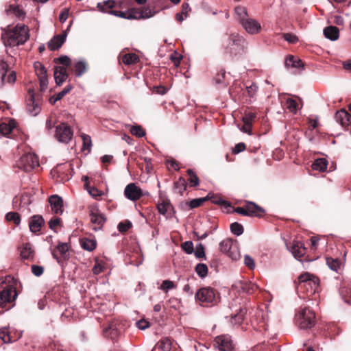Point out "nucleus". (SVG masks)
<instances>
[{"mask_svg":"<svg viewBox=\"0 0 351 351\" xmlns=\"http://www.w3.org/2000/svg\"><path fill=\"white\" fill-rule=\"evenodd\" d=\"M247 46L248 43L243 36L234 33L228 37L226 51L232 56H241L247 53Z\"/></svg>","mask_w":351,"mask_h":351,"instance_id":"nucleus-4","label":"nucleus"},{"mask_svg":"<svg viewBox=\"0 0 351 351\" xmlns=\"http://www.w3.org/2000/svg\"><path fill=\"white\" fill-rule=\"evenodd\" d=\"M246 148V145L244 143H239L232 148V153L234 154H239L243 152Z\"/></svg>","mask_w":351,"mask_h":351,"instance_id":"nucleus-60","label":"nucleus"},{"mask_svg":"<svg viewBox=\"0 0 351 351\" xmlns=\"http://www.w3.org/2000/svg\"><path fill=\"white\" fill-rule=\"evenodd\" d=\"M136 325L138 329L145 330L149 327V322L143 319L137 321Z\"/></svg>","mask_w":351,"mask_h":351,"instance_id":"nucleus-61","label":"nucleus"},{"mask_svg":"<svg viewBox=\"0 0 351 351\" xmlns=\"http://www.w3.org/2000/svg\"><path fill=\"white\" fill-rule=\"evenodd\" d=\"M17 166L25 171H31L39 166L38 158L33 153H25L19 158Z\"/></svg>","mask_w":351,"mask_h":351,"instance_id":"nucleus-9","label":"nucleus"},{"mask_svg":"<svg viewBox=\"0 0 351 351\" xmlns=\"http://www.w3.org/2000/svg\"><path fill=\"white\" fill-rule=\"evenodd\" d=\"M71 127L65 123H62L56 127L55 136L61 143H68L73 136Z\"/></svg>","mask_w":351,"mask_h":351,"instance_id":"nucleus-11","label":"nucleus"},{"mask_svg":"<svg viewBox=\"0 0 351 351\" xmlns=\"http://www.w3.org/2000/svg\"><path fill=\"white\" fill-rule=\"evenodd\" d=\"M257 285L252 282L245 283L242 286L243 291L247 294H252L257 289Z\"/></svg>","mask_w":351,"mask_h":351,"instance_id":"nucleus-48","label":"nucleus"},{"mask_svg":"<svg viewBox=\"0 0 351 351\" xmlns=\"http://www.w3.org/2000/svg\"><path fill=\"white\" fill-rule=\"evenodd\" d=\"M167 165L170 166L173 170L178 171L180 169V166L178 162L175 160H167Z\"/></svg>","mask_w":351,"mask_h":351,"instance_id":"nucleus-64","label":"nucleus"},{"mask_svg":"<svg viewBox=\"0 0 351 351\" xmlns=\"http://www.w3.org/2000/svg\"><path fill=\"white\" fill-rule=\"evenodd\" d=\"M157 209L158 213L167 217L171 216V210L173 209L170 201L169 199H163L161 202L157 204Z\"/></svg>","mask_w":351,"mask_h":351,"instance_id":"nucleus-22","label":"nucleus"},{"mask_svg":"<svg viewBox=\"0 0 351 351\" xmlns=\"http://www.w3.org/2000/svg\"><path fill=\"white\" fill-rule=\"evenodd\" d=\"M324 36L332 41L338 39L339 36V31L338 27L335 26H328L324 29Z\"/></svg>","mask_w":351,"mask_h":351,"instance_id":"nucleus-29","label":"nucleus"},{"mask_svg":"<svg viewBox=\"0 0 351 351\" xmlns=\"http://www.w3.org/2000/svg\"><path fill=\"white\" fill-rule=\"evenodd\" d=\"M5 219L8 221H12L18 226L21 223V217L19 213L15 212H9L5 215Z\"/></svg>","mask_w":351,"mask_h":351,"instance_id":"nucleus-40","label":"nucleus"},{"mask_svg":"<svg viewBox=\"0 0 351 351\" xmlns=\"http://www.w3.org/2000/svg\"><path fill=\"white\" fill-rule=\"evenodd\" d=\"M116 6V3L114 0H106L97 3V8L98 10L104 13L110 14V12L113 11L112 9Z\"/></svg>","mask_w":351,"mask_h":351,"instance_id":"nucleus-28","label":"nucleus"},{"mask_svg":"<svg viewBox=\"0 0 351 351\" xmlns=\"http://www.w3.org/2000/svg\"><path fill=\"white\" fill-rule=\"evenodd\" d=\"M29 38V27L23 23H17L11 30L2 36L5 45L10 47L25 44Z\"/></svg>","mask_w":351,"mask_h":351,"instance_id":"nucleus-1","label":"nucleus"},{"mask_svg":"<svg viewBox=\"0 0 351 351\" xmlns=\"http://www.w3.org/2000/svg\"><path fill=\"white\" fill-rule=\"evenodd\" d=\"M285 64L286 67H291V68H296V69H302L304 68V64L302 62V61L293 56V55H288L285 61Z\"/></svg>","mask_w":351,"mask_h":351,"instance_id":"nucleus-23","label":"nucleus"},{"mask_svg":"<svg viewBox=\"0 0 351 351\" xmlns=\"http://www.w3.org/2000/svg\"><path fill=\"white\" fill-rule=\"evenodd\" d=\"M209 195H208L206 197L202 198H196L191 200L189 202L190 208H195L200 206L208 198Z\"/></svg>","mask_w":351,"mask_h":351,"instance_id":"nucleus-46","label":"nucleus"},{"mask_svg":"<svg viewBox=\"0 0 351 351\" xmlns=\"http://www.w3.org/2000/svg\"><path fill=\"white\" fill-rule=\"evenodd\" d=\"M45 221L41 215H33L29 221V230L32 233L36 234L40 231Z\"/></svg>","mask_w":351,"mask_h":351,"instance_id":"nucleus-17","label":"nucleus"},{"mask_svg":"<svg viewBox=\"0 0 351 351\" xmlns=\"http://www.w3.org/2000/svg\"><path fill=\"white\" fill-rule=\"evenodd\" d=\"M104 332L106 336L110 337L111 339H113L118 334V330L113 327V326H110L109 327L104 329Z\"/></svg>","mask_w":351,"mask_h":351,"instance_id":"nucleus-55","label":"nucleus"},{"mask_svg":"<svg viewBox=\"0 0 351 351\" xmlns=\"http://www.w3.org/2000/svg\"><path fill=\"white\" fill-rule=\"evenodd\" d=\"M186 172L189 176L188 182L189 183L190 186H197L199 184V180L197 174L191 169H189Z\"/></svg>","mask_w":351,"mask_h":351,"instance_id":"nucleus-36","label":"nucleus"},{"mask_svg":"<svg viewBox=\"0 0 351 351\" xmlns=\"http://www.w3.org/2000/svg\"><path fill=\"white\" fill-rule=\"evenodd\" d=\"M110 14L126 19H136L135 16L128 12L114 10L110 12Z\"/></svg>","mask_w":351,"mask_h":351,"instance_id":"nucleus-45","label":"nucleus"},{"mask_svg":"<svg viewBox=\"0 0 351 351\" xmlns=\"http://www.w3.org/2000/svg\"><path fill=\"white\" fill-rule=\"evenodd\" d=\"M171 341L169 338L165 337L160 339L156 346L153 348L152 351H171Z\"/></svg>","mask_w":351,"mask_h":351,"instance_id":"nucleus-25","label":"nucleus"},{"mask_svg":"<svg viewBox=\"0 0 351 351\" xmlns=\"http://www.w3.org/2000/svg\"><path fill=\"white\" fill-rule=\"evenodd\" d=\"M337 122L339 123L342 127L348 130L351 125V114L346 110L337 111L335 116Z\"/></svg>","mask_w":351,"mask_h":351,"instance_id":"nucleus-16","label":"nucleus"},{"mask_svg":"<svg viewBox=\"0 0 351 351\" xmlns=\"http://www.w3.org/2000/svg\"><path fill=\"white\" fill-rule=\"evenodd\" d=\"M8 70V63L0 60V88H3L6 84L13 86L16 80V73L12 71L6 76Z\"/></svg>","mask_w":351,"mask_h":351,"instance_id":"nucleus-10","label":"nucleus"},{"mask_svg":"<svg viewBox=\"0 0 351 351\" xmlns=\"http://www.w3.org/2000/svg\"><path fill=\"white\" fill-rule=\"evenodd\" d=\"M215 344L219 351H233L234 349L231 337L228 335L217 337L215 339Z\"/></svg>","mask_w":351,"mask_h":351,"instance_id":"nucleus-15","label":"nucleus"},{"mask_svg":"<svg viewBox=\"0 0 351 351\" xmlns=\"http://www.w3.org/2000/svg\"><path fill=\"white\" fill-rule=\"evenodd\" d=\"M72 88H73L72 85L66 86L62 90H61L56 95L58 96V99H61L64 96H65L67 93H69L71 90Z\"/></svg>","mask_w":351,"mask_h":351,"instance_id":"nucleus-62","label":"nucleus"},{"mask_svg":"<svg viewBox=\"0 0 351 351\" xmlns=\"http://www.w3.org/2000/svg\"><path fill=\"white\" fill-rule=\"evenodd\" d=\"M56 250L61 256H58L56 250H53L51 252L53 258L57 261L59 265L64 267L69 259V255L67 254L69 250L68 244L66 243L60 242L56 247Z\"/></svg>","mask_w":351,"mask_h":351,"instance_id":"nucleus-13","label":"nucleus"},{"mask_svg":"<svg viewBox=\"0 0 351 351\" xmlns=\"http://www.w3.org/2000/svg\"><path fill=\"white\" fill-rule=\"evenodd\" d=\"M124 195L127 199L131 201H136L141 197L148 195V193H143L135 183H130L125 188Z\"/></svg>","mask_w":351,"mask_h":351,"instance_id":"nucleus-12","label":"nucleus"},{"mask_svg":"<svg viewBox=\"0 0 351 351\" xmlns=\"http://www.w3.org/2000/svg\"><path fill=\"white\" fill-rule=\"evenodd\" d=\"M175 285L174 282L169 280H165L162 281V285L160 287V289L165 291V293L168 292L170 289H174Z\"/></svg>","mask_w":351,"mask_h":351,"instance_id":"nucleus-49","label":"nucleus"},{"mask_svg":"<svg viewBox=\"0 0 351 351\" xmlns=\"http://www.w3.org/2000/svg\"><path fill=\"white\" fill-rule=\"evenodd\" d=\"M193 252L196 258H200L205 256L204 247L202 243L197 245L195 250Z\"/></svg>","mask_w":351,"mask_h":351,"instance_id":"nucleus-57","label":"nucleus"},{"mask_svg":"<svg viewBox=\"0 0 351 351\" xmlns=\"http://www.w3.org/2000/svg\"><path fill=\"white\" fill-rule=\"evenodd\" d=\"M328 166V161L325 158H317L316 159L313 165L312 168L313 170L324 172L326 170Z\"/></svg>","mask_w":351,"mask_h":351,"instance_id":"nucleus-32","label":"nucleus"},{"mask_svg":"<svg viewBox=\"0 0 351 351\" xmlns=\"http://www.w3.org/2000/svg\"><path fill=\"white\" fill-rule=\"evenodd\" d=\"M256 112H254L252 111L245 112V114L243 117V122L247 123L252 125V123L254 121V119H256Z\"/></svg>","mask_w":351,"mask_h":351,"instance_id":"nucleus-47","label":"nucleus"},{"mask_svg":"<svg viewBox=\"0 0 351 351\" xmlns=\"http://www.w3.org/2000/svg\"><path fill=\"white\" fill-rule=\"evenodd\" d=\"M295 322L300 329L311 328L316 323L315 313L308 307L301 308L295 313Z\"/></svg>","mask_w":351,"mask_h":351,"instance_id":"nucleus-5","label":"nucleus"},{"mask_svg":"<svg viewBox=\"0 0 351 351\" xmlns=\"http://www.w3.org/2000/svg\"><path fill=\"white\" fill-rule=\"evenodd\" d=\"M66 37V33L61 35H56L54 36L49 42H48V48L51 51H56L60 49L62 45L65 42Z\"/></svg>","mask_w":351,"mask_h":351,"instance_id":"nucleus-21","label":"nucleus"},{"mask_svg":"<svg viewBox=\"0 0 351 351\" xmlns=\"http://www.w3.org/2000/svg\"><path fill=\"white\" fill-rule=\"evenodd\" d=\"M88 64L85 61H78L74 64V72L76 77H81L86 72Z\"/></svg>","mask_w":351,"mask_h":351,"instance_id":"nucleus-33","label":"nucleus"},{"mask_svg":"<svg viewBox=\"0 0 351 351\" xmlns=\"http://www.w3.org/2000/svg\"><path fill=\"white\" fill-rule=\"evenodd\" d=\"M182 250L188 254H191L194 252L193 243L191 241H187L182 244Z\"/></svg>","mask_w":351,"mask_h":351,"instance_id":"nucleus-54","label":"nucleus"},{"mask_svg":"<svg viewBox=\"0 0 351 351\" xmlns=\"http://www.w3.org/2000/svg\"><path fill=\"white\" fill-rule=\"evenodd\" d=\"M291 252L295 258H301L305 254L306 248L302 242L293 241L291 247Z\"/></svg>","mask_w":351,"mask_h":351,"instance_id":"nucleus-26","label":"nucleus"},{"mask_svg":"<svg viewBox=\"0 0 351 351\" xmlns=\"http://www.w3.org/2000/svg\"><path fill=\"white\" fill-rule=\"evenodd\" d=\"M247 313V309L245 308L241 307L236 314H234L231 317V323L235 325H239L242 324L244 318Z\"/></svg>","mask_w":351,"mask_h":351,"instance_id":"nucleus-30","label":"nucleus"},{"mask_svg":"<svg viewBox=\"0 0 351 351\" xmlns=\"http://www.w3.org/2000/svg\"><path fill=\"white\" fill-rule=\"evenodd\" d=\"M258 86L256 84L252 83L250 86H246V91L250 97L252 98L256 95Z\"/></svg>","mask_w":351,"mask_h":351,"instance_id":"nucleus-58","label":"nucleus"},{"mask_svg":"<svg viewBox=\"0 0 351 351\" xmlns=\"http://www.w3.org/2000/svg\"><path fill=\"white\" fill-rule=\"evenodd\" d=\"M197 274L202 278H205L208 274V267L204 263H198L195 268Z\"/></svg>","mask_w":351,"mask_h":351,"instance_id":"nucleus-38","label":"nucleus"},{"mask_svg":"<svg viewBox=\"0 0 351 351\" xmlns=\"http://www.w3.org/2000/svg\"><path fill=\"white\" fill-rule=\"evenodd\" d=\"M232 240L231 239H226L221 241L219 243L220 251L223 253L228 254L232 249Z\"/></svg>","mask_w":351,"mask_h":351,"instance_id":"nucleus-35","label":"nucleus"},{"mask_svg":"<svg viewBox=\"0 0 351 351\" xmlns=\"http://www.w3.org/2000/svg\"><path fill=\"white\" fill-rule=\"evenodd\" d=\"M244 264L250 269H254L256 267L254 259L248 254L244 256Z\"/></svg>","mask_w":351,"mask_h":351,"instance_id":"nucleus-53","label":"nucleus"},{"mask_svg":"<svg viewBox=\"0 0 351 351\" xmlns=\"http://www.w3.org/2000/svg\"><path fill=\"white\" fill-rule=\"evenodd\" d=\"M35 69L38 79H41L43 77H47V69L41 63L36 62L35 64Z\"/></svg>","mask_w":351,"mask_h":351,"instance_id":"nucleus-42","label":"nucleus"},{"mask_svg":"<svg viewBox=\"0 0 351 351\" xmlns=\"http://www.w3.org/2000/svg\"><path fill=\"white\" fill-rule=\"evenodd\" d=\"M298 280L296 291L299 297L303 299L313 295L319 287L318 278L309 273L300 275Z\"/></svg>","mask_w":351,"mask_h":351,"instance_id":"nucleus-2","label":"nucleus"},{"mask_svg":"<svg viewBox=\"0 0 351 351\" xmlns=\"http://www.w3.org/2000/svg\"><path fill=\"white\" fill-rule=\"evenodd\" d=\"M285 40L287 41L289 43L294 44L298 41V38L295 34L291 33H285L282 36Z\"/></svg>","mask_w":351,"mask_h":351,"instance_id":"nucleus-56","label":"nucleus"},{"mask_svg":"<svg viewBox=\"0 0 351 351\" xmlns=\"http://www.w3.org/2000/svg\"><path fill=\"white\" fill-rule=\"evenodd\" d=\"M26 110L33 117L37 116L41 111L42 99L40 95H36L33 89L29 88L25 99Z\"/></svg>","mask_w":351,"mask_h":351,"instance_id":"nucleus-7","label":"nucleus"},{"mask_svg":"<svg viewBox=\"0 0 351 351\" xmlns=\"http://www.w3.org/2000/svg\"><path fill=\"white\" fill-rule=\"evenodd\" d=\"M326 265L331 270L339 272L341 267L342 263L338 258L326 257Z\"/></svg>","mask_w":351,"mask_h":351,"instance_id":"nucleus-31","label":"nucleus"},{"mask_svg":"<svg viewBox=\"0 0 351 351\" xmlns=\"http://www.w3.org/2000/svg\"><path fill=\"white\" fill-rule=\"evenodd\" d=\"M54 62L62 64L65 68L71 64V60L67 56H61L58 58L54 59Z\"/></svg>","mask_w":351,"mask_h":351,"instance_id":"nucleus-50","label":"nucleus"},{"mask_svg":"<svg viewBox=\"0 0 351 351\" xmlns=\"http://www.w3.org/2000/svg\"><path fill=\"white\" fill-rule=\"evenodd\" d=\"M217 292L214 288L202 287L195 293V299L203 306H212L217 302Z\"/></svg>","mask_w":351,"mask_h":351,"instance_id":"nucleus-6","label":"nucleus"},{"mask_svg":"<svg viewBox=\"0 0 351 351\" xmlns=\"http://www.w3.org/2000/svg\"><path fill=\"white\" fill-rule=\"evenodd\" d=\"M89 215L90 221L94 225L93 229L95 230L101 229L106 220L104 215L97 208L93 207L90 209Z\"/></svg>","mask_w":351,"mask_h":351,"instance_id":"nucleus-14","label":"nucleus"},{"mask_svg":"<svg viewBox=\"0 0 351 351\" xmlns=\"http://www.w3.org/2000/svg\"><path fill=\"white\" fill-rule=\"evenodd\" d=\"M130 132L132 135L137 137H143L146 134L145 130L140 125L133 126Z\"/></svg>","mask_w":351,"mask_h":351,"instance_id":"nucleus-51","label":"nucleus"},{"mask_svg":"<svg viewBox=\"0 0 351 351\" xmlns=\"http://www.w3.org/2000/svg\"><path fill=\"white\" fill-rule=\"evenodd\" d=\"M49 202L52 211L56 214L61 215L63 213V200L58 195H51L49 198Z\"/></svg>","mask_w":351,"mask_h":351,"instance_id":"nucleus-18","label":"nucleus"},{"mask_svg":"<svg viewBox=\"0 0 351 351\" xmlns=\"http://www.w3.org/2000/svg\"><path fill=\"white\" fill-rule=\"evenodd\" d=\"M230 230L233 234L240 236L243 233L244 229L241 223L234 222L230 225Z\"/></svg>","mask_w":351,"mask_h":351,"instance_id":"nucleus-41","label":"nucleus"},{"mask_svg":"<svg viewBox=\"0 0 351 351\" xmlns=\"http://www.w3.org/2000/svg\"><path fill=\"white\" fill-rule=\"evenodd\" d=\"M53 75L56 84L58 86L62 85L68 77L66 69L61 66H55Z\"/></svg>","mask_w":351,"mask_h":351,"instance_id":"nucleus-19","label":"nucleus"},{"mask_svg":"<svg viewBox=\"0 0 351 351\" xmlns=\"http://www.w3.org/2000/svg\"><path fill=\"white\" fill-rule=\"evenodd\" d=\"M237 19L245 29L250 35L258 34L262 29L261 23L256 19L250 18L245 7L238 5L234 8Z\"/></svg>","mask_w":351,"mask_h":351,"instance_id":"nucleus-3","label":"nucleus"},{"mask_svg":"<svg viewBox=\"0 0 351 351\" xmlns=\"http://www.w3.org/2000/svg\"><path fill=\"white\" fill-rule=\"evenodd\" d=\"M122 62L126 65L136 64L139 61L138 56L133 53L124 54L121 58Z\"/></svg>","mask_w":351,"mask_h":351,"instance_id":"nucleus-34","label":"nucleus"},{"mask_svg":"<svg viewBox=\"0 0 351 351\" xmlns=\"http://www.w3.org/2000/svg\"><path fill=\"white\" fill-rule=\"evenodd\" d=\"M287 108L290 112L296 114L298 111V104L296 101L292 98H288L286 101Z\"/></svg>","mask_w":351,"mask_h":351,"instance_id":"nucleus-43","label":"nucleus"},{"mask_svg":"<svg viewBox=\"0 0 351 351\" xmlns=\"http://www.w3.org/2000/svg\"><path fill=\"white\" fill-rule=\"evenodd\" d=\"M84 188L87 190L89 195L95 199L104 194L102 191H99L96 187L90 186L88 183L84 184Z\"/></svg>","mask_w":351,"mask_h":351,"instance_id":"nucleus-37","label":"nucleus"},{"mask_svg":"<svg viewBox=\"0 0 351 351\" xmlns=\"http://www.w3.org/2000/svg\"><path fill=\"white\" fill-rule=\"evenodd\" d=\"M32 274L36 276H40L44 271V267L40 265H33L31 267Z\"/></svg>","mask_w":351,"mask_h":351,"instance_id":"nucleus-59","label":"nucleus"},{"mask_svg":"<svg viewBox=\"0 0 351 351\" xmlns=\"http://www.w3.org/2000/svg\"><path fill=\"white\" fill-rule=\"evenodd\" d=\"M132 223L127 220L120 222L117 226V229L120 232L123 233L127 232L132 227Z\"/></svg>","mask_w":351,"mask_h":351,"instance_id":"nucleus-52","label":"nucleus"},{"mask_svg":"<svg viewBox=\"0 0 351 351\" xmlns=\"http://www.w3.org/2000/svg\"><path fill=\"white\" fill-rule=\"evenodd\" d=\"M186 182L184 178H180L175 183V188L178 190V193L182 195L183 192L186 189Z\"/></svg>","mask_w":351,"mask_h":351,"instance_id":"nucleus-44","label":"nucleus"},{"mask_svg":"<svg viewBox=\"0 0 351 351\" xmlns=\"http://www.w3.org/2000/svg\"><path fill=\"white\" fill-rule=\"evenodd\" d=\"M245 206L249 217H261L265 213L262 207L253 202L247 201Z\"/></svg>","mask_w":351,"mask_h":351,"instance_id":"nucleus-20","label":"nucleus"},{"mask_svg":"<svg viewBox=\"0 0 351 351\" xmlns=\"http://www.w3.org/2000/svg\"><path fill=\"white\" fill-rule=\"evenodd\" d=\"M17 297L16 289L12 286H6L0 291V308L1 311L10 308V303Z\"/></svg>","mask_w":351,"mask_h":351,"instance_id":"nucleus-8","label":"nucleus"},{"mask_svg":"<svg viewBox=\"0 0 351 351\" xmlns=\"http://www.w3.org/2000/svg\"><path fill=\"white\" fill-rule=\"evenodd\" d=\"M14 128V126L10 123L0 121V134L3 136L8 135Z\"/></svg>","mask_w":351,"mask_h":351,"instance_id":"nucleus-39","label":"nucleus"},{"mask_svg":"<svg viewBox=\"0 0 351 351\" xmlns=\"http://www.w3.org/2000/svg\"><path fill=\"white\" fill-rule=\"evenodd\" d=\"M21 256L23 259L32 260L34 257V250L29 243L23 245L21 250Z\"/></svg>","mask_w":351,"mask_h":351,"instance_id":"nucleus-24","label":"nucleus"},{"mask_svg":"<svg viewBox=\"0 0 351 351\" xmlns=\"http://www.w3.org/2000/svg\"><path fill=\"white\" fill-rule=\"evenodd\" d=\"M80 243L82 249L91 252L94 250L97 246V241L95 239H89L83 237L80 239Z\"/></svg>","mask_w":351,"mask_h":351,"instance_id":"nucleus-27","label":"nucleus"},{"mask_svg":"<svg viewBox=\"0 0 351 351\" xmlns=\"http://www.w3.org/2000/svg\"><path fill=\"white\" fill-rule=\"evenodd\" d=\"M60 223V219L58 217H53L49 221V226L50 229L54 230Z\"/></svg>","mask_w":351,"mask_h":351,"instance_id":"nucleus-63","label":"nucleus"}]
</instances>
